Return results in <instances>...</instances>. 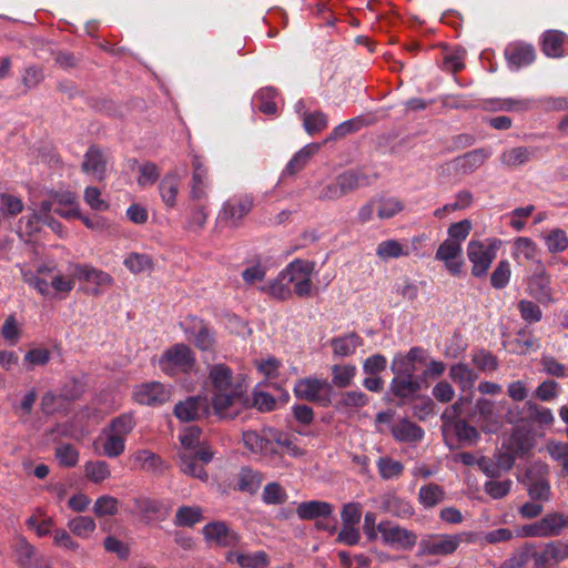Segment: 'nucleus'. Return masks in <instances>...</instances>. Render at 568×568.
<instances>
[{"label": "nucleus", "mask_w": 568, "mask_h": 568, "mask_svg": "<svg viewBox=\"0 0 568 568\" xmlns=\"http://www.w3.org/2000/svg\"><path fill=\"white\" fill-rule=\"evenodd\" d=\"M531 558L534 564L538 566L559 564L568 559V544H564L559 540L549 541L545 544L541 550H534Z\"/></svg>", "instance_id": "15"}, {"label": "nucleus", "mask_w": 568, "mask_h": 568, "mask_svg": "<svg viewBox=\"0 0 568 568\" xmlns=\"http://www.w3.org/2000/svg\"><path fill=\"white\" fill-rule=\"evenodd\" d=\"M73 276L79 281L92 283L99 287H106L113 284V277L90 264H75L73 266Z\"/></svg>", "instance_id": "22"}, {"label": "nucleus", "mask_w": 568, "mask_h": 568, "mask_svg": "<svg viewBox=\"0 0 568 568\" xmlns=\"http://www.w3.org/2000/svg\"><path fill=\"white\" fill-rule=\"evenodd\" d=\"M474 365L483 372H494L498 367V361L490 352L478 349L473 354Z\"/></svg>", "instance_id": "62"}, {"label": "nucleus", "mask_w": 568, "mask_h": 568, "mask_svg": "<svg viewBox=\"0 0 568 568\" xmlns=\"http://www.w3.org/2000/svg\"><path fill=\"white\" fill-rule=\"evenodd\" d=\"M195 366V357L192 349L183 344H174L164 351L159 359L160 369L169 376L180 373H190Z\"/></svg>", "instance_id": "4"}, {"label": "nucleus", "mask_w": 568, "mask_h": 568, "mask_svg": "<svg viewBox=\"0 0 568 568\" xmlns=\"http://www.w3.org/2000/svg\"><path fill=\"white\" fill-rule=\"evenodd\" d=\"M253 207V199L248 195H235L224 202L219 219L232 227H237Z\"/></svg>", "instance_id": "9"}, {"label": "nucleus", "mask_w": 568, "mask_h": 568, "mask_svg": "<svg viewBox=\"0 0 568 568\" xmlns=\"http://www.w3.org/2000/svg\"><path fill=\"white\" fill-rule=\"evenodd\" d=\"M336 180L344 195L368 184V178L364 173L352 170L339 174Z\"/></svg>", "instance_id": "39"}, {"label": "nucleus", "mask_w": 568, "mask_h": 568, "mask_svg": "<svg viewBox=\"0 0 568 568\" xmlns=\"http://www.w3.org/2000/svg\"><path fill=\"white\" fill-rule=\"evenodd\" d=\"M123 265L133 274L150 273L154 268V262L149 254L136 252L129 253Z\"/></svg>", "instance_id": "35"}, {"label": "nucleus", "mask_w": 568, "mask_h": 568, "mask_svg": "<svg viewBox=\"0 0 568 568\" xmlns=\"http://www.w3.org/2000/svg\"><path fill=\"white\" fill-rule=\"evenodd\" d=\"M419 376L394 375L389 384L390 393L399 399L413 398L423 388Z\"/></svg>", "instance_id": "16"}, {"label": "nucleus", "mask_w": 568, "mask_h": 568, "mask_svg": "<svg viewBox=\"0 0 568 568\" xmlns=\"http://www.w3.org/2000/svg\"><path fill=\"white\" fill-rule=\"evenodd\" d=\"M355 374L356 367L354 365H334L332 367V382L337 387L344 388L351 385Z\"/></svg>", "instance_id": "57"}, {"label": "nucleus", "mask_w": 568, "mask_h": 568, "mask_svg": "<svg viewBox=\"0 0 568 568\" xmlns=\"http://www.w3.org/2000/svg\"><path fill=\"white\" fill-rule=\"evenodd\" d=\"M202 532L207 541L219 547H234L240 542L239 534L230 529L224 521L209 523L203 527Z\"/></svg>", "instance_id": "13"}, {"label": "nucleus", "mask_w": 568, "mask_h": 568, "mask_svg": "<svg viewBox=\"0 0 568 568\" xmlns=\"http://www.w3.org/2000/svg\"><path fill=\"white\" fill-rule=\"evenodd\" d=\"M320 145L311 143L297 151L285 166L284 174L294 175L302 171L310 159L318 151Z\"/></svg>", "instance_id": "33"}, {"label": "nucleus", "mask_w": 568, "mask_h": 568, "mask_svg": "<svg viewBox=\"0 0 568 568\" xmlns=\"http://www.w3.org/2000/svg\"><path fill=\"white\" fill-rule=\"evenodd\" d=\"M261 291L281 301L288 300L292 296L291 284L283 270L268 285L261 287Z\"/></svg>", "instance_id": "40"}, {"label": "nucleus", "mask_w": 568, "mask_h": 568, "mask_svg": "<svg viewBox=\"0 0 568 568\" xmlns=\"http://www.w3.org/2000/svg\"><path fill=\"white\" fill-rule=\"evenodd\" d=\"M511 276V265L508 260H501L496 265L495 270L490 275V285L495 290L505 288L510 281Z\"/></svg>", "instance_id": "48"}, {"label": "nucleus", "mask_w": 568, "mask_h": 568, "mask_svg": "<svg viewBox=\"0 0 568 568\" xmlns=\"http://www.w3.org/2000/svg\"><path fill=\"white\" fill-rule=\"evenodd\" d=\"M445 499V491L442 486L429 483L419 488L418 501L424 508H434Z\"/></svg>", "instance_id": "37"}, {"label": "nucleus", "mask_w": 568, "mask_h": 568, "mask_svg": "<svg viewBox=\"0 0 568 568\" xmlns=\"http://www.w3.org/2000/svg\"><path fill=\"white\" fill-rule=\"evenodd\" d=\"M526 292L541 304H550L555 301L552 297L551 277L544 267L530 277Z\"/></svg>", "instance_id": "14"}, {"label": "nucleus", "mask_w": 568, "mask_h": 568, "mask_svg": "<svg viewBox=\"0 0 568 568\" xmlns=\"http://www.w3.org/2000/svg\"><path fill=\"white\" fill-rule=\"evenodd\" d=\"M566 529H568V514L551 511L537 521L524 525L520 536L528 538L559 537Z\"/></svg>", "instance_id": "5"}, {"label": "nucleus", "mask_w": 568, "mask_h": 568, "mask_svg": "<svg viewBox=\"0 0 568 568\" xmlns=\"http://www.w3.org/2000/svg\"><path fill=\"white\" fill-rule=\"evenodd\" d=\"M449 377L458 384L463 390L471 389L478 378L477 373L467 364L457 363L450 366Z\"/></svg>", "instance_id": "31"}, {"label": "nucleus", "mask_w": 568, "mask_h": 568, "mask_svg": "<svg viewBox=\"0 0 568 568\" xmlns=\"http://www.w3.org/2000/svg\"><path fill=\"white\" fill-rule=\"evenodd\" d=\"M428 358L427 349L420 346H413L405 354H395L390 363V371L394 375L416 376L417 365H425Z\"/></svg>", "instance_id": "8"}, {"label": "nucleus", "mask_w": 568, "mask_h": 568, "mask_svg": "<svg viewBox=\"0 0 568 568\" xmlns=\"http://www.w3.org/2000/svg\"><path fill=\"white\" fill-rule=\"evenodd\" d=\"M381 508L392 516L407 519L414 515L412 504L395 494H385L381 497Z\"/></svg>", "instance_id": "27"}, {"label": "nucleus", "mask_w": 568, "mask_h": 568, "mask_svg": "<svg viewBox=\"0 0 568 568\" xmlns=\"http://www.w3.org/2000/svg\"><path fill=\"white\" fill-rule=\"evenodd\" d=\"M273 433H275V428H264V440L258 455L272 465L277 466L282 462V456L278 444L273 439Z\"/></svg>", "instance_id": "36"}, {"label": "nucleus", "mask_w": 568, "mask_h": 568, "mask_svg": "<svg viewBox=\"0 0 568 568\" xmlns=\"http://www.w3.org/2000/svg\"><path fill=\"white\" fill-rule=\"evenodd\" d=\"M536 151L537 149L534 146L511 148L500 154V162L509 169L518 168L531 161L536 155Z\"/></svg>", "instance_id": "28"}, {"label": "nucleus", "mask_w": 568, "mask_h": 568, "mask_svg": "<svg viewBox=\"0 0 568 568\" xmlns=\"http://www.w3.org/2000/svg\"><path fill=\"white\" fill-rule=\"evenodd\" d=\"M133 398L141 405L160 406L169 400L170 390L160 382H148L134 388Z\"/></svg>", "instance_id": "11"}, {"label": "nucleus", "mask_w": 568, "mask_h": 568, "mask_svg": "<svg viewBox=\"0 0 568 568\" xmlns=\"http://www.w3.org/2000/svg\"><path fill=\"white\" fill-rule=\"evenodd\" d=\"M462 254V244L457 241L445 240L436 251V260L448 262V260H455Z\"/></svg>", "instance_id": "63"}, {"label": "nucleus", "mask_w": 568, "mask_h": 568, "mask_svg": "<svg viewBox=\"0 0 568 568\" xmlns=\"http://www.w3.org/2000/svg\"><path fill=\"white\" fill-rule=\"evenodd\" d=\"M457 402H464L463 408L466 410L467 418L477 426H481V423L488 420L494 410V404L487 398H479L476 404L467 397L459 398Z\"/></svg>", "instance_id": "21"}, {"label": "nucleus", "mask_w": 568, "mask_h": 568, "mask_svg": "<svg viewBox=\"0 0 568 568\" xmlns=\"http://www.w3.org/2000/svg\"><path fill=\"white\" fill-rule=\"evenodd\" d=\"M404 204L396 197L382 199L377 202V216L386 220L403 211Z\"/></svg>", "instance_id": "60"}, {"label": "nucleus", "mask_w": 568, "mask_h": 568, "mask_svg": "<svg viewBox=\"0 0 568 568\" xmlns=\"http://www.w3.org/2000/svg\"><path fill=\"white\" fill-rule=\"evenodd\" d=\"M162 201L168 207H174L180 190V178L178 173L170 172L163 176L159 184Z\"/></svg>", "instance_id": "30"}, {"label": "nucleus", "mask_w": 568, "mask_h": 568, "mask_svg": "<svg viewBox=\"0 0 568 568\" xmlns=\"http://www.w3.org/2000/svg\"><path fill=\"white\" fill-rule=\"evenodd\" d=\"M376 528L381 532L383 541L387 545L410 549L417 541V536L412 530L388 520L381 521Z\"/></svg>", "instance_id": "10"}, {"label": "nucleus", "mask_w": 568, "mask_h": 568, "mask_svg": "<svg viewBox=\"0 0 568 568\" xmlns=\"http://www.w3.org/2000/svg\"><path fill=\"white\" fill-rule=\"evenodd\" d=\"M191 335L195 346L201 351H209L214 345V332L202 320H193Z\"/></svg>", "instance_id": "32"}, {"label": "nucleus", "mask_w": 568, "mask_h": 568, "mask_svg": "<svg viewBox=\"0 0 568 568\" xmlns=\"http://www.w3.org/2000/svg\"><path fill=\"white\" fill-rule=\"evenodd\" d=\"M365 124V120L362 116L344 121L332 130L328 140H338L344 138L349 133L361 130Z\"/></svg>", "instance_id": "53"}, {"label": "nucleus", "mask_w": 568, "mask_h": 568, "mask_svg": "<svg viewBox=\"0 0 568 568\" xmlns=\"http://www.w3.org/2000/svg\"><path fill=\"white\" fill-rule=\"evenodd\" d=\"M130 463L133 468L144 471L162 474L165 470L163 459L148 449H140L131 455Z\"/></svg>", "instance_id": "23"}, {"label": "nucleus", "mask_w": 568, "mask_h": 568, "mask_svg": "<svg viewBox=\"0 0 568 568\" xmlns=\"http://www.w3.org/2000/svg\"><path fill=\"white\" fill-rule=\"evenodd\" d=\"M277 92L274 88L266 87L258 90L254 97L255 108L265 114H275L277 111L276 103L274 101Z\"/></svg>", "instance_id": "41"}, {"label": "nucleus", "mask_w": 568, "mask_h": 568, "mask_svg": "<svg viewBox=\"0 0 568 568\" xmlns=\"http://www.w3.org/2000/svg\"><path fill=\"white\" fill-rule=\"evenodd\" d=\"M334 511L331 503L323 500H308L301 503L296 508V514L302 520H314L317 518H327Z\"/></svg>", "instance_id": "26"}, {"label": "nucleus", "mask_w": 568, "mask_h": 568, "mask_svg": "<svg viewBox=\"0 0 568 568\" xmlns=\"http://www.w3.org/2000/svg\"><path fill=\"white\" fill-rule=\"evenodd\" d=\"M119 511V500L115 497L104 495L99 497L93 506V513L98 517L113 516Z\"/></svg>", "instance_id": "59"}, {"label": "nucleus", "mask_w": 568, "mask_h": 568, "mask_svg": "<svg viewBox=\"0 0 568 568\" xmlns=\"http://www.w3.org/2000/svg\"><path fill=\"white\" fill-rule=\"evenodd\" d=\"M84 468L85 476L95 484L105 480L111 475L109 465L104 460L88 462Z\"/></svg>", "instance_id": "54"}, {"label": "nucleus", "mask_w": 568, "mask_h": 568, "mask_svg": "<svg viewBox=\"0 0 568 568\" xmlns=\"http://www.w3.org/2000/svg\"><path fill=\"white\" fill-rule=\"evenodd\" d=\"M528 495L531 500L546 503L550 500L551 490L548 479L540 477L537 479H530L528 485Z\"/></svg>", "instance_id": "49"}, {"label": "nucleus", "mask_w": 568, "mask_h": 568, "mask_svg": "<svg viewBox=\"0 0 568 568\" xmlns=\"http://www.w3.org/2000/svg\"><path fill=\"white\" fill-rule=\"evenodd\" d=\"M230 562H236L241 568H267L270 556L264 550L254 552L230 551L226 556Z\"/></svg>", "instance_id": "24"}, {"label": "nucleus", "mask_w": 568, "mask_h": 568, "mask_svg": "<svg viewBox=\"0 0 568 568\" xmlns=\"http://www.w3.org/2000/svg\"><path fill=\"white\" fill-rule=\"evenodd\" d=\"M408 254V250L396 240L383 241L376 247V255L382 260L398 258Z\"/></svg>", "instance_id": "47"}, {"label": "nucleus", "mask_w": 568, "mask_h": 568, "mask_svg": "<svg viewBox=\"0 0 568 568\" xmlns=\"http://www.w3.org/2000/svg\"><path fill=\"white\" fill-rule=\"evenodd\" d=\"M501 241L487 239L485 241L471 240L467 244V257L471 263V275L477 278L485 277L497 257Z\"/></svg>", "instance_id": "3"}, {"label": "nucleus", "mask_w": 568, "mask_h": 568, "mask_svg": "<svg viewBox=\"0 0 568 568\" xmlns=\"http://www.w3.org/2000/svg\"><path fill=\"white\" fill-rule=\"evenodd\" d=\"M505 57L509 65L517 70L532 63L536 53L532 45L516 41L506 47Z\"/></svg>", "instance_id": "18"}, {"label": "nucleus", "mask_w": 568, "mask_h": 568, "mask_svg": "<svg viewBox=\"0 0 568 568\" xmlns=\"http://www.w3.org/2000/svg\"><path fill=\"white\" fill-rule=\"evenodd\" d=\"M312 271L313 265L303 260H295L283 270L291 285L303 281V275L311 276Z\"/></svg>", "instance_id": "46"}, {"label": "nucleus", "mask_w": 568, "mask_h": 568, "mask_svg": "<svg viewBox=\"0 0 568 568\" xmlns=\"http://www.w3.org/2000/svg\"><path fill=\"white\" fill-rule=\"evenodd\" d=\"M262 499L266 505H281L286 501L287 494L278 483H268L263 489Z\"/></svg>", "instance_id": "58"}, {"label": "nucleus", "mask_w": 568, "mask_h": 568, "mask_svg": "<svg viewBox=\"0 0 568 568\" xmlns=\"http://www.w3.org/2000/svg\"><path fill=\"white\" fill-rule=\"evenodd\" d=\"M203 520L200 507L182 506L176 510L174 525L178 527H192Z\"/></svg>", "instance_id": "45"}, {"label": "nucleus", "mask_w": 568, "mask_h": 568, "mask_svg": "<svg viewBox=\"0 0 568 568\" xmlns=\"http://www.w3.org/2000/svg\"><path fill=\"white\" fill-rule=\"evenodd\" d=\"M192 180H191V191L190 197L193 201L201 202L206 197V187H207V169L201 161V158L194 155L192 159Z\"/></svg>", "instance_id": "19"}, {"label": "nucleus", "mask_w": 568, "mask_h": 568, "mask_svg": "<svg viewBox=\"0 0 568 568\" xmlns=\"http://www.w3.org/2000/svg\"><path fill=\"white\" fill-rule=\"evenodd\" d=\"M491 156V151L487 148H479L457 156L453 163L457 172L469 174L480 168L487 159Z\"/></svg>", "instance_id": "17"}, {"label": "nucleus", "mask_w": 568, "mask_h": 568, "mask_svg": "<svg viewBox=\"0 0 568 568\" xmlns=\"http://www.w3.org/2000/svg\"><path fill=\"white\" fill-rule=\"evenodd\" d=\"M474 532H459L455 535L437 534L420 541V550L428 556H448L454 554L462 542H474Z\"/></svg>", "instance_id": "7"}, {"label": "nucleus", "mask_w": 568, "mask_h": 568, "mask_svg": "<svg viewBox=\"0 0 568 568\" xmlns=\"http://www.w3.org/2000/svg\"><path fill=\"white\" fill-rule=\"evenodd\" d=\"M517 310L524 322L528 324L539 323L542 318V311L539 305L530 300H520L517 303Z\"/></svg>", "instance_id": "50"}, {"label": "nucleus", "mask_w": 568, "mask_h": 568, "mask_svg": "<svg viewBox=\"0 0 568 568\" xmlns=\"http://www.w3.org/2000/svg\"><path fill=\"white\" fill-rule=\"evenodd\" d=\"M55 457L61 466L74 467L79 460V452L71 444H62L55 448Z\"/></svg>", "instance_id": "64"}, {"label": "nucleus", "mask_w": 568, "mask_h": 568, "mask_svg": "<svg viewBox=\"0 0 568 568\" xmlns=\"http://www.w3.org/2000/svg\"><path fill=\"white\" fill-rule=\"evenodd\" d=\"M209 381L212 386L211 406L220 418H234L242 409L251 407L261 413L276 408V399L267 392L255 389L250 398L245 378L242 375L234 376L225 364L211 366Z\"/></svg>", "instance_id": "1"}, {"label": "nucleus", "mask_w": 568, "mask_h": 568, "mask_svg": "<svg viewBox=\"0 0 568 568\" xmlns=\"http://www.w3.org/2000/svg\"><path fill=\"white\" fill-rule=\"evenodd\" d=\"M135 427L134 416L131 412L113 418L109 425L110 432L125 437Z\"/></svg>", "instance_id": "56"}, {"label": "nucleus", "mask_w": 568, "mask_h": 568, "mask_svg": "<svg viewBox=\"0 0 568 568\" xmlns=\"http://www.w3.org/2000/svg\"><path fill=\"white\" fill-rule=\"evenodd\" d=\"M209 410L210 406L206 397L189 396L175 404L173 413L181 422H192L206 416Z\"/></svg>", "instance_id": "12"}, {"label": "nucleus", "mask_w": 568, "mask_h": 568, "mask_svg": "<svg viewBox=\"0 0 568 568\" xmlns=\"http://www.w3.org/2000/svg\"><path fill=\"white\" fill-rule=\"evenodd\" d=\"M532 446L531 436L523 429H515L508 440V450L518 457L527 455Z\"/></svg>", "instance_id": "38"}, {"label": "nucleus", "mask_w": 568, "mask_h": 568, "mask_svg": "<svg viewBox=\"0 0 568 568\" xmlns=\"http://www.w3.org/2000/svg\"><path fill=\"white\" fill-rule=\"evenodd\" d=\"M390 433L395 440L400 443H417L425 435L424 429L419 425L407 418H403L393 425Z\"/></svg>", "instance_id": "25"}, {"label": "nucleus", "mask_w": 568, "mask_h": 568, "mask_svg": "<svg viewBox=\"0 0 568 568\" xmlns=\"http://www.w3.org/2000/svg\"><path fill=\"white\" fill-rule=\"evenodd\" d=\"M464 402H455L447 407L442 414V430L446 445L453 449L457 447L454 444L456 439L458 445H474L478 438L479 433L474 423L466 416V410L463 408Z\"/></svg>", "instance_id": "2"}, {"label": "nucleus", "mask_w": 568, "mask_h": 568, "mask_svg": "<svg viewBox=\"0 0 568 568\" xmlns=\"http://www.w3.org/2000/svg\"><path fill=\"white\" fill-rule=\"evenodd\" d=\"M440 47L445 51L444 64L446 65V68L452 70L454 73L462 71L465 68V49H463L462 47H456L452 50H448V47L446 44H440Z\"/></svg>", "instance_id": "51"}, {"label": "nucleus", "mask_w": 568, "mask_h": 568, "mask_svg": "<svg viewBox=\"0 0 568 568\" xmlns=\"http://www.w3.org/2000/svg\"><path fill=\"white\" fill-rule=\"evenodd\" d=\"M293 393L300 399L328 407L332 404L333 386L326 379L305 377L295 382Z\"/></svg>", "instance_id": "6"}, {"label": "nucleus", "mask_w": 568, "mask_h": 568, "mask_svg": "<svg viewBox=\"0 0 568 568\" xmlns=\"http://www.w3.org/2000/svg\"><path fill=\"white\" fill-rule=\"evenodd\" d=\"M180 467L184 474L200 479L207 478L203 465L194 457L193 452H182L180 454Z\"/></svg>", "instance_id": "44"}, {"label": "nucleus", "mask_w": 568, "mask_h": 568, "mask_svg": "<svg viewBox=\"0 0 568 568\" xmlns=\"http://www.w3.org/2000/svg\"><path fill=\"white\" fill-rule=\"evenodd\" d=\"M82 171L92 174L99 181L105 178L106 159L102 150L97 145H91L84 154Z\"/></svg>", "instance_id": "20"}, {"label": "nucleus", "mask_w": 568, "mask_h": 568, "mask_svg": "<svg viewBox=\"0 0 568 568\" xmlns=\"http://www.w3.org/2000/svg\"><path fill=\"white\" fill-rule=\"evenodd\" d=\"M510 346L513 353L523 355L537 351L540 347V343L531 332L520 328L516 337L510 342Z\"/></svg>", "instance_id": "34"}, {"label": "nucleus", "mask_w": 568, "mask_h": 568, "mask_svg": "<svg viewBox=\"0 0 568 568\" xmlns=\"http://www.w3.org/2000/svg\"><path fill=\"white\" fill-rule=\"evenodd\" d=\"M545 244L550 253H560L568 247V236L564 230L555 229L545 236Z\"/></svg>", "instance_id": "55"}, {"label": "nucleus", "mask_w": 568, "mask_h": 568, "mask_svg": "<svg viewBox=\"0 0 568 568\" xmlns=\"http://www.w3.org/2000/svg\"><path fill=\"white\" fill-rule=\"evenodd\" d=\"M362 337L355 332L333 337L331 339L333 354L338 357H347L353 355L355 351L362 345Z\"/></svg>", "instance_id": "29"}, {"label": "nucleus", "mask_w": 568, "mask_h": 568, "mask_svg": "<svg viewBox=\"0 0 568 568\" xmlns=\"http://www.w3.org/2000/svg\"><path fill=\"white\" fill-rule=\"evenodd\" d=\"M304 130L314 135L324 131L328 125L327 115L322 111H303L302 114Z\"/></svg>", "instance_id": "43"}, {"label": "nucleus", "mask_w": 568, "mask_h": 568, "mask_svg": "<svg viewBox=\"0 0 568 568\" xmlns=\"http://www.w3.org/2000/svg\"><path fill=\"white\" fill-rule=\"evenodd\" d=\"M124 450L125 437L110 432L103 443V454L110 458H115L122 455Z\"/></svg>", "instance_id": "61"}, {"label": "nucleus", "mask_w": 568, "mask_h": 568, "mask_svg": "<svg viewBox=\"0 0 568 568\" xmlns=\"http://www.w3.org/2000/svg\"><path fill=\"white\" fill-rule=\"evenodd\" d=\"M376 467L382 479L399 478L404 471V464L388 456L379 457Z\"/></svg>", "instance_id": "42"}, {"label": "nucleus", "mask_w": 568, "mask_h": 568, "mask_svg": "<svg viewBox=\"0 0 568 568\" xmlns=\"http://www.w3.org/2000/svg\"><path fill=\"white\" fill-rule=\"evenodd\" d=\"M68 527L75 536L87 538L95 530L97 525L90 516H78L69 520Z\"/></svg>", "instance_id": "52"}]
</instances>
